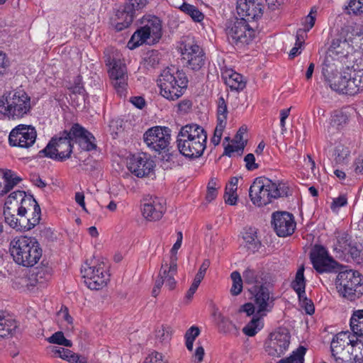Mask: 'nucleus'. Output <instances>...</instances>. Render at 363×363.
Wrapping results in <instances>:
<instances>
[{"instance_id":"nucleus-48","label":"nucleus","mask_w":363,"mask_h":363,"mask_svg":"<svg viewBox=\"0 0 363 363\" xmlns=\"http://www.w3.org/2000/svg\"><path fill=\"white\" fill-rule=\"evenodd\" d=\"M274 199H277L279 197H288L291 195V192L289 185L284 182H279L278 184L274 182Z\"/></svg>"},{"instance_id":"nucleus-57","label":"nucleus","mask_w":363,"mask_h":363,"mask_svg":"<svg viewBox=\"0 0 363 363\" xmlns=\"http://www.w3.org/2000/svg\"><path fill=\"white\" fill-rule=\"evenodd\" d=\"M301 307H303L306 311V313L308 315H312L315 312V306L313 301L308 298L305 295H303V297L298 298Z\"/></svg>"},{"instance_id":"nucleus-39","label":"nucleus","mask_w":363,"mask_h":363,"mask_svg":"<svg viewBox=\"0 0 363 363\" xmlns=\"http://www.w3.org/2000/svg\"><path fill=\"white\" fill-rule=\"evenodd\" d=\"M88 130L82 127L79 123H74L69 130H67L70 140L73 144L79 143V142L86 135Z\"/></svg>"},{"instance_id":"nucleus-37","label":"nucleus","mask_w":363,"mask_h":363,"mask_svg":"<svg viewBox=\"0 0 363 363\" xmlns=\"http://www.w3.org/2000/svg\"><path fill=\"white\" fill-rule=\"evenodd\" d=\"M225 84L231 90L238 91H242L245 87V82L243 81V77L237 72H233L225 79Z\"/></svg>"},{"instance_id":"nucleus-28","label":"nucleus","mask_w":363,"mask_h":363,"mask_svg":"<svg viewBox=\"0 0 363 363\" xmlns=\"http://www.w3.org/2000/svg\"><path fill=\"white\" fill-rule=\"evenodd\" d=\"M245 284L263 285L267 282V274L259 267L248 266L242 272Z\"/></svg>"},{"instance_id":"nucleus-20","label":"nucleus","mask_w":363,"mask_h":363,"mask_svg":"<svg viewBox=\"0 0 363 363\" xmlns=\"http://www.w3.org/2000/svg\"><path fill=\"white\" fill-rule=\"evenodd\" d=\"M272 218V225L279 237L285 238L294 233L296 224L292 213L278 211L273 213Z\"/></svg>"},{"instance_id":"nucleus-61","label":"nucleus","mask_w":363,"mask_h":363,"mask_svg":"<svg viewBox=\"0 0 363 363\" xmlns=\"http://www.w3.org/2000/svg\"><path fill=\"white\" fill-rule=\"evenodd\" d=\"M347 203V199L345 195H340L337 198L333 199L330 208L333 211L338 210L340 208L345 206Z\"/></svg>"},{"instance_id":"nucleus-23","label":"nucleus","mask_w":363,"mask_h":363,"mask_svg":"<svg viewBox=\"0 0 363 363\" xmlns=\"http://www.w3.org/2000/svg\"><path fill=\"white\" fill-rule=\"evenodd\" d=\"M143 205L142 212L143 216L149 220H158L162 218L166 211L165 201L162 198L150 197L145 199Z\"/></svg>"},{"instance_id":"nucleus-27","label":"nucleus","mask_w":363,"mask_h":363,"mask_svg":"<svg viewBox=\"0 0 363 363\" xmlns=\"http://www.w3.org/2000/svg\"><path fill=\"white\" fill-rule=\"evenodd\" d=\"M13 206H16V211H19L21 213H26L31 216L36 214V216H41L40 205L33 196L27 195L26 193L21 198L19 203H16Z\"/></svg>"},{"instance_id":"nucleus-50","label":"nucleus","mask_w":363,"mask_h":363,"mask_svg":"<svg viewBox=\"0 0 363 363\" xmlns=\"http://www.w3.org/2000/svg\"><path fill=\"white\" fill-rule=\"evenodd\" d=\"M228 116V108L225 100L223 96H221L218 98V107H217V122L220 123V120L224 121V123L226 124Z\"/></svg>"},{"instance_id":"nucleus-30","label":"nucleus","mask_w":363,"mask_h":363,"mask_svg":"<svg viewBox=\"0 0 363 363\" xmlns=\"http://www.w3.org/2000/svg\"><path fill=\"white\" fill-rule=\"evenodd\" d=\"M17 323L15 320L6 317L0 313V337L8 338L12 337L16 332Z\"/></svg>"},{"instance_id":"nucleus-8","label":"nucleus","mask_w":363,"mask_h":363,"mask_svg":"<svg viewBox=\"0 0 363 363\" xmlns=\"http://www.w3.org/2000/svg\"><path fill=\"white\" fill-rule=\"evenodd\" d=\"M73 147L67 130H64L51 138L46 147L38 152V157L64 162L71 157Z\"/></svg>"},{"instance_id":"nucleus-52","label":"nucleus","mask_w":363,"mask_h":363,"mask_svg":"<svg viewBox=\"0 0 363 363\" xmlns=\"http://www.w3.org/2000/svg\"><path fill=\"white\" fill-rule=\"evenodd\" d=\"M226 124L224 123L223 120H220V123L217 122L216 127L214 130L213 136L211 139V143L215 145H218L220 143L223 132L225 128Z\"/></svg>"},{"instance_id":"nucleus-22","label":"nucleus","mask_w":363,"mask_h":363,"mask_svg":"<svg viewBox=\"0 0 363 363\" xmlns=\"http://www.w3.org/2000/svg\"><path fill=\"white\" fill-rule=\"evenodd\" d=\"M240 18H245V22L255 21L263 14V5L255 0H238L236 6Z\"/></svg>"},{"instance_id":"nucleus-31","label":"nucleus","mask_w":363,"mask_h":363,"mask_svg":"<svg viewBox=\"0 0 363 363\" xmlns=\"http://www.w3.org/2000/svg\"><path fill=\"white\" fill-rule=\"evenodd\" d=\"M306 280L304 277V267L302 265L296 273L295 279L291 283V287L296 291L298 298L306 294Z\"/></svg>"},{"instance_id":"nucleus-35","label":"nucleus","mask_w":363,"mask_h":363,"mask_svg":"<svg viewBox=\"0 0 363 363\" xmlns=\"http://www.w3.org/2000/svg\"><path fill=\"white\" fill-rule=\"evenodd\" d=\"M263 328V323L259 316L255 315L252 320L243 328L242 332L249 337L255 336Z\"/></svg>"},{"instance_id":"nucleus-15","label":"nucleus","mask_w":363,"mask_h":363,"mask_svg":"<svg viewBox=\"0 0 363 363\" xmlns=\"http://www.w3.org/2000/svg\"><path fill=\"white\" fill-rule=\"evenodd\" d=\"M291 335L286 328H281L269 335V339L265 342V351L272 357H279L288 350Z\"/></svg>"},{"instance_id":"nucleus-13","label":"nucleus","mask_w":363,"mask_h":363,"mask_svg":"<svg viewBox=\"0 0 363 363\" xmlns=\"http://www.w3.org/2000/svg\"><path fill=\"white\" fill-rule=\"evenodd\" d=\"M309 256L313 267L318 274L337 272L342 267L320 245H315Z\"/></svg>"},{"instance_id":"nucleus-34","label":"nucleus","mask_w":363,"mask_h":363,"mask_svg":"<svg viewBox=\"0 0 363 363\" xmlns=\"http://www.w3.org/2000/svg\"><path fill=\"white\" fill-rule=\"evenodd\" d=\"M243 239L246 242V246L249 250L255 252L258 250L261 245V242L258 240L257 233L254 229L250 228L243 234Z\"/></svg>"},{"instance_id":"nucleus-46","label":"nucleus","mask_w":363,"mask_h":363,"mask_svg":"<svg viewBox=\"0 0 363 363\" xmlns=\"http://www.w3.org/2000/svg\"><path fill=\"white\" fill-rule=\"evenodd\" d=\"M359 92L354 74L352 77L350 74L347 73L345 94L354 96Z\"/></svg>"},{"instance_id":"nucleus-42","label":"nucleus","mask_w":363,"mask_h":363,"mask_svg":"<svg viewBox=\"0 0 363 363\" xmlns=\"http://www.w3.org/2000/svg\"><path fill=\"white\" fill-rule=\"evenodd\" d=\"M352 242L351 236L346 233H342L337 236L333 250L337 253L344 254Z\"/></svg>"},{"instance_id":"nucleus-5","label":"nucleus","mask_w":363,"mask_h":363,"mask_svg":"<svg viewBox=\"0 0 363 363\" xmlns=\"http://www.w3.org/2000/svg\"><path fill=\"white\" fill-rule=\"evenodd\" d=\"M30 108V98L24 90L9 91L0 98V113L9 118H21Z\"/></svg>"},{"instance_id":"nucleus-12","label":"nucleus","mask_w":363,"mask_h":363,"mask_svg":"<svg viewBox=\"0 0 363 363\" xmlns=\"http://www.w3.org/2000/svg\"><path fill=\"white\" fill-rule=\"evenodd\" d=\"M274 182L265 177H257L249 189V196L252 203L263 206L271 203L274 199Z\"/></svg>"},{"instance_id":"nucleus-54","label":"nucleus","mask_w":363,"mask_h":363,"mask_svg":"<svg viewBox=\"0 0 363 363\" xmlns=\"http://www.w3.org/2000/svg\"><path fill=\"white\" fill-rule=\"evenodd\" d=\"M237 188L228 187L227 185L225 187V191L224 195L225 201L226 203L230 205H235L238 200V195L236 194Z\"/></svg>"},{"instance_id":"nucleus-62","label":"nucleus","mask_w":363,"mask_h":363,"mask_svg":"<svg viewBox=\"0 0 363 363\" xmlns=\"http://www.w3.org/2000/svg\"><path fill=\"white\" fill-rule=\"evenodd\" d=\"M313 13H316V10L312 8L309 14L306 17L304 23V28L306 30H310L314 26L315 21V16H313Z\"/></svg>"},{"instance_id":"nucleus-14","label":"nucleus","mask_w":363,"mask_h":363,"mask_svg":"<svg viewBox=\"0 0 363 363\" xmlns=\"http://www.w3.org/2000/svg\"><path fill=\"white\" fill-rule=\"evenodd\" d=\"M148 0H125L123 7L118 9L116 16L117 22L114 25L116 31H121L128 28L137 11H142L148 4Z\"/></svg>"},{"instance_id":"nucleus-32","label":"nucleus","mask_w":363,"mask_h":363,"mask_svg":"<svg viewBox=\"0 0 363 363\" xmlns=\"http://www.w3.org/2000/svg\"><path fill=\"white\" fill-rule=\"evenodd\" d=\"M350 325L355 335L363 336V310H357L353 312Z\"/></svg>"},{"instance_id":"nucleus-47","label":"nucleus","mask_w":363,"mask_h":363,"mask_svg":"<svg viewBox=\"0 0 363 363\" xmlns=\"http://www.w3.org/2000/svg\"><path fill=\"white\" fill-rule=\"evenodd\" d=\"M231 279L233 281V284L230 289V294L233 296L239 295L242 290V279L240 276V274L235 271L230 274Z\"/></svg>"},{"instance_id":"nucleus-40","label":"nucleus","mask_w":363,"mask_h":363,"mask_svg":"<svg viewBox=\"0 0 363 363\" xmlns=\"http://www.w3.org/2000/svg\"><path fill=\"white\" fill-rule=\"evenodd\" d=\"M306 350L304 346L300 345L289 357L281 359L277 363H304Z\"/></svg>"},{"instance_id":"nucleus-18","label":"nucleus","mask_w":363,"mask_h":363,"mask_svg":"<svg viewBox=\"0 0 363 363\" xmlns=\"http://www.w3.org/2000/svg\"><path fill=\"white\" fill-rule=\"evenodd\" d=\"M249 291L253 296L254 302L257 306V314L263 316L272 310L274 298L265 284L254 285Z\"/></svg>"},{"instance_id":"nucleus-1","label":"nucleus","mask_w":363,"mask_h":363,"mask_svg":"<svg viewBox=\"0 0 363 363\" xmlns=\"http://www.w3.org/2000/svg\"><path fill=\"white\" fill-rule=\"evenodd\" d=\"M207 133L200 125L191 123L183 126L177 139L180 154L186 158L200 157L206 147Z\"/></svg>"},{"instance_id":"nucleus-45","label":"nucleus","mask_w":363,"mask_h":363,"mask_svg":"<svg viewBox=\"0 0 363 363\" xmlns=\"http://www.w3.org/2000/svg\"><path fill=\"white\" fill-rule=\"evenodd\" d=\"M95 140L93 134L91 132H87L86 135L78 144L82 150L89 152L96 150L97 147Z\"/></svg>"},{"instance_id":"nucleus-19","label":"nucleus","mask_w":363,"mask_h":363,"mask_svg":"<svg viewBox=\"0 0 363 363\" xmlns=\"http://www.w3.org/2000/svg\"><path fill=\"white\" fill-rule=\"evenodd\" d=\"M154 167L155 162L145 152L133 155L128 163V169L138 178L147 177Z\"/></svg>"},{"instance_id":"nucleus-49","label":"nucleus","mask_w":363,"mask_h":363,"mask_svg":"<svg viewBox=\"0 0 363 363\" xmlns=\"http://www.w3.org/2000/svg\"><path fill=\"white\" fill-rule=\"evenodd\" d=\"M350 150L348 147H345L342 145H338L334 150V160L337 164H342L345 162V160L349 156Z\"/></svg>"},{"instance_id":"nucleus-58","label":"nucleus","mask_w":363,"mask_h":363,"mask_svg":"<svg viewBox=\"0 0 363 363\" xmlns=\"http://www.w3.org/2000/svg\"><path fill=\"white\" fill-rule=\"evenodd\" d=\"M350 352L351 350L345 349L340 354L339 353L333 357L335 362L336 363H352V359H353Z\"/></svg>"},{"instance_id":"nucleus-2","label":"nucleus","mask_w":363,"mask_h":363,"mask_svg":"<svg viewBox=\"0 0 363 363\" xmlns=\"http://www.w3.org/2000/svg\"><path fill=\"white\" fill-rule=\"evenodd\" d=\"M188 82L186 73L174 66L163 69L157 79L160 94L170 101L177 100L184 94Z\"/></svg>"},{"instance_id":"nucleus-4","label":"nucleus","mask_w":363,"mask_h":363,"mask_svg":"<svg viewBox=\"0 0 363 363\" xmlns=\"http://www.w3.org/2000/svg\"><path fill=\"white\" fill-rule=\"evenodd\" d=\"M170 129L164 126H155L149 128L143 135V140L147 146L161 155L163 161L170 162L173 160L177 153L171 152Z\"/></svg>"},{"instance_id":"nucleus-55","label":"nucleus","mask_w":363,"mask_h":363,"mask_svg":"<svg viewBox=\"0 0 363 363\" xmlns=\"http://www.w3.org/2000/svg\"><path fill=\"white\" fill-rule=\"evenodd\" d=\"M25 194L26 191L20 190L11 193L6 201L4 206H13V205L19 203L21 198H22Z\"/></svg>"},{"instance_id":"nucleus-9","label":"nucleus","mask_w":363,"mask_h":363,"mask_svg":"<svg viewBox=\"0 0 363 363\" xmlns=\"http://www.w3.org/2000/svg\"><path fill=\"white\" fill-rule=\"evenodd\" d=\"M225 26L227 38L231 45H248L255 37V30L245 22V18H230L227 20Z\"/></svg>"},{"instance_id":"nucleus-26","label":"nucleus","mask_w":363,"mask_h":363,"mask_svg":"<svg viewBox=\"0 0 363 363\" xmlns=\"http://www.w3.org/2000/svg\"><path fill=\"white\" fill-rule=\"evenodd\" d=\"M351 333L348 331L341 332L335 335L330 343V350L333 357L340 354L345 349L350 350L352 346Z\"/></svg>"},{"instance_id":"nucleus-6","label":"nucleus","mask_w":363,"mask_h":363,"mask_svg":"<svg viewBox=\"0 0 363 363\" xmlns=\"http://www.w3.org/2000/svg\"><path fill=\"white\" fill-rule=\"evenodd\" d=\"M143 25L132 35L128 43V48L133 50L143 43H157L162 35V21L156 16L146 15L142 18Z\"/></svg>"},{"instance_id":"nucleus-63","label":"nucleus","mask_w":363,"mask_h":363,"mask_svg":"<svg viewBox=\"0 0 363 363\" xmlns=\"http://www.w3.org/2000/svg\"><path fill=\"white\" fill-rule=\"evenodd\" d=\"M353 167L356 174H363V155H359L355 159Z\"/></svg>"},{"instance_id":"nucleus-43","label":"nucleus","mask_w":363,"mask_h":363,"mask_svg":"<svg viewBox=\"0 0 363 363\" xmlns=\"http://www.w3.org/2000/svg\"><path fill=\"white\" fill-rule=\"evenodd\" d=\"M352 347L351 356L352 357V363H362L363 362V342L357 339V340H352L350 345Z\"/></svg>"},{"instance_id":"nucleus-56","label":"nucleus","mask_w":363,"mask_h":363,"mask_svg":"<svg viewBox=\"0 0 363 363\" xmlns=\"http://www.w3.org/2000/svg\"><path fill=\"white\" fill-rule=\"evenodd\" d=\"M361 253L362 250L358 247L356 243L353 244L352 242L344 255H350L353 260L356 261L357 262H360V261L362 260Z\"/></svg>"},{"instance_id":"nucleus-53","label":"nucleus","mask_w":363,"mask_h":363,"mask_svg":"<svg viewBox=\"0 0 363 363\" xmlns=\"http://www.w3.org/2000/svg\"><path fill=\"white\" fill-rule=\"evenodd\" d=\"M155 337L160 343H167L171 339V332L169 328L162 326L156 330Z\"/></svg>"},{"instance_id":"nucleus-7","label":"nucleus","mask_w":363,"mask_h":363,"mask_svg":"<svg viewBox=\"0 0 363 363\" xmlns=\"http://www.w3.org/2000/svg\"><path fill=\"white\" fill-rule=\"evenodd\" d=\"M335 285L340 296L354 301L363 295V276L352 269L339 272Z\"/></svg>"},{"instance_id":"nucleus-41","label":"nucleus","mask_w":363,"mask_h":363,"mask_svg":"<svg viewBox=\"0 0 363 363\" xmlns=\"http://www.w3.org/2000/svg\"><path fill=\"white\" fill-rule=\"evenodd\" d=\"M347 73L344 75L336 74L332 79H328V84L330 87L340 94H345V88L346 84Z\"/></svg>"},{"instance_id":"nucleus-21","label":"nucleus","mask_w":363,"mask_h":363,"mask_svg":"<svg viewBox=\"0 0 363 363\" xmlns=\"http://www.w3.org/2000/svg\"><path fill=\"white\" fill-rule=\"evenodd\" d=\"M182 57L186 60L187 67L194 70H200L206 63V54L196 43H186L182 52Z\"/></svg>"},{"instance_id":"nucleus-38","label":"nucleus","mask_w":363,"mask_h":363,"mask_svg":"<svg viewBox=\"0 0 363 363\" xmlns=\"http://www.w3.org/2000/svg\"><path fill=\"white\" fill-rule=\"evenodd\" d=\"M88 130L82 127L79 123H74L69 130H67L70 140L73 144L79 143V142L86 135Z\"/></svg>"},{"instance_id":"nucleus-60","label":"nucleus","mask_w":363,"mask_h":363,"mask_svg":"<svg viewBox=\"0 0 363 363\" xmlns=\"http://www.w3.org/2000/svg\"><path fill=\"white\" fill-rule=\"evenodd\" d=\"M245 167L249 171H252L259 167V164L255 162V157L252 153H249L245 156Z\"/></svg>"},{"instance_id":"nucleus-16","label":"nucleus","mask_w":363,"mask_h":363,"mask_svg":"<svg viewBox=\"0 0 363 363\" xmlns=\"http://www.w3.org/2000/svg\"><path fill=\"white\" fill-rule=\"evenodd\" d=\"M37 133L34 127L27 125H18L14 128L9 136L11 146L28 148L35 142Z\"/></svg>"},{"instance_id":"nucleus-10","label":"nucleus","mask_w":363,"mask_h":363,"mask_svg":"<svg viewBox=\"0 0 363 363\" xmlns=\"http://www.w3.org/2000/svg\"><path fill=\"white\" fill-rule=\"evenodd\" d=\"M104 62L108 67V74L111 84L120 96H125L128 75L125 64L119 59H116L108 50L104 51Z\"/></svg>"},{"instance_id":"nucleus-33","label":"nucleus","mask_w":363,"mask_h":363,"mask_svg":"<svg viewBox=\"0 0 363 363\" xmlns=\"http://www.w3.org/2000/svg\"><path fill=\"white\" fill-rule=\"evenodd\" d=\"M218 331L225 334H230L238 336L239 334L238 328L229 318L223 316L216 323Z\"/></svg>"},{"instance_id":"nucleus-51","label":"nucleus","mask_w":363,"mask_h":363,"mask_svg":"<svg viewBox=\"0 0 363 363\" xmlns=\"http://www.w3.org/2000/svg\"><path fill=\"white\" fill-rule=\"evenodd\" d=\"M347 9L350 10L349 13L355 16L363 15V0H350Z\"/></svg>"},{"instance_id":"nucleus-64","label":"nucleus","mask_w":363,"mask_h":363,"mask_svg":"<svg viewBox=\"0 0 363 363\" xmlns=\"http://www.w3.org/2000/svg\"><path fill=\"white\" fill-rule=\"evenodd\" d=\"M64 333L61 331H58L52 334L50 337L48 338V341L50 343L60 345L62 342V338L64 337Z\"/></svg>"},{"instance_id":"nucleus-25","label":"nucleus","mask_w":363,"mask_h":363,"mask_svg":"<svg viewBox=\"0 0 363 363\" xmlns=\"http://www.w3.org/2000/svg\"><path fill=\"white\" fill-rule=\"evenodd\" d=\"M52 277V268L44 264L42 262L40 266H38L32 269L30 274L28 277V285L32 286L40 285L43 286Z\"/></svg>"},{"instance_id":"nucleus-29","label":"nucleus","mask_w":363,"mask_h":363,"mask_svg":"<svg viewBox=\"0 0 363 363\" xmlns=\"http://www.w3.org/2000/svg\"><path fill=\"white\" fill-rule=\"evenodd\" d=\"M1 172L4 184L2 188L0 187V196H3L11 191L22 179L10 169H2Z\"/></svg>"},{"instance_id":"nucleus-44","label":"nucleus","mask_w":363,"mask_h":363,"mask_svg":"<svg viewBox=\"0 0 363 363\" xmlns=\"http://www.w3.org/2000/svg\"><path fill=\"white\" fill-rule=\"evenodd\" d=\"M160 52L157 50L148 51L143 59L144 67L147 69H154L160 63Z\"/></svg>"},{"instance_id":"nucleus-11","label":"nucleus","mask_w":363,"mask_h":363,"mask_svg":"<svg viewBox=\"0 0 363 363\" xmlns=\"http://www.w3.org/2000/svg\"><path fill=\"white\" fill-rule=\"evenodd\" d=\"M16 210V206L4 207L5 222L13 229L17 231H28L39 224L41 219L39 215L31 216Z\"/></svg>"},{"instance_id":"nucleus-24","label":"nucleus","mask_w":363,"mask_h":363,"mask_svg":"<svg viewBox=\"0 0 363 363\" xmlns=\"http://www.w3.org/2000/svg\"><path fill=\"white\" fill-rule=\"evenodd\" d=\"M349 48L350 45L345 37L342 33H337L331 36L327 56L334 60L347 57Z\"/></svg>"},{"instance_id":"nucleus-59","label":"nucleus","mask_w":363,"mask_h":363,"mask_svg":"<svg viewBox=\"0 0 363 363\" xmlns=\"http://www.w3.org/2000/svg\"><path fill=\"white\" fill-rule=\"evenodd\" d=\"M245 145L246 142H242L240 145H238L236 146L228 144L224 148V155L231 157V154L233 152H240V155H241L243 152Z\"/></svg>"},{"instance_id":"nucleus-3","label":"nucleus","mask_w":363,"mask_h":363,"mask_svg":"<svg viewBox=\"0 0 363 363\" xmlns=\"http://www.w3.org/2000/svg\"><path fill=\"white\" fill-rule=\"evenodd\" d=\"M10 252L16 263L23 267L34 266L42 257V249L33 237L20 236L10 243Z\"/></svg>"},{"instance_id":"nucleus-17","label":"nucleus","mask_w":363,"mask_h":363,"mask_svg":"<svg viewBox=\"0 0 363 363\" xmlns=\"http://www.w3.org/2000/svg\"><path fill=\"white\" fill-rule=\"evenodd\" d=\"M82 278L84 284L91 290H99L105 286L109 280V274L101 264L86 266L82 269Z\"/></svg>"},{"instance_id":"nucleus-36","label":"nucleus","mask_w":363,"mask_h":363,"mask_svg":"<svg viewBox=\"0 0 363 363\" xmlns=\"http://www.w3.org/2000/svg\"><path fill=\"white\" fill-rule=\"evenodd\" d=\"M179 9L195 22H201L204 18L203 13L197 7L186 2H184Z\"/></svg>"}]
</instances>
